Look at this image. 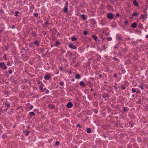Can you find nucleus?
Listing matches in <instances>:
<instances>
[{
    "label": "nucleus",
    "mask_w": 148,
    "mask_h": 148,
    "mask_svg": "<svg viewBox=\"0 0 148 148\" xmlns=\"http://www.w3.org/2000/svg\"><path fill=\"white\" fill-rule=\"evenodd\" d=\"M114 77H116L117 76V75L116 74H114Z\"/></svg>",
    "instance_id": "nucleus-35"
},
{
    "label": "nucleus",
    "mask_w": 148,
    "mask_h": 148,
    "mask_svg": "<svg viewBox=\"0 0 148 148\" xmlns=\"http://www.w3.org/2000/svg\"><path fill=\"white\" fill-rule=\"evenodd\" d=\"M112 40V38L111 37H108L107 38V40L108 41H110Z\"/></svg>",
    "instance_id": "nucleus-22"
},
{
    "label": "nucleus",
    "mask_w": 148,
    "mask_h": 148,
    "mask_svg": "<svg viewBox=\"0 0 148 148\" xmlns=\"http://www.w3.org/2000/svg\"><path fill=\"white\" fill-rule=\"evenodd\" d=\"M34 43L37 46H38L39 44V42L37 41H35L34 42Z\"/></svg>",
    "instance_id": "nucleus-21"
},
{
    "label": "nucleus",
    "mask_w": 148,
    "mask_h": 148,
    "mask_svg": "<svg viewBox=\"0 0 148 148\" xmlns=\"http://www.w3.org/2000/svg\"><path fill=\"white\" fill-rule=\"evenodd\" d=\"M10 64V63L9 62L7 64V65L8 66H9Z\"/></svg>",
    "instance_id": "nucleus-38"
},
{
    "label": "nucleus",
    "mask_w": 148,
    "mask_h": 148,
    "mask_svg": "<svg viewBox=\"0 0 148 148\" xmlns=\"http://www.w3.org/2000/svg\"><path fill=\"white\" fill-rule=\"evenodd\" d=\"M146 38H147V37H148V35H147L146 36Z\"/></svg>",
    "instance_id": "nucleus-46"
},
{
    "label": "nucleus",
    "mask_w": 148,
    "mask_h": 148,
    "mask_svg": "<svg viewBox=\"0 0 148 148\" xmlns=\"http://www.w3.org/2000/svg\"><path fill=\"white\" fill-rule=\"evenodd\" d=\"M71 80L72 81H74V79H72Z\"/></svg>",
    "instance_id": "nucleus-45"
},
{
    "label": "nucleus",
    "mask_w": 148,
    "mask_h": 148,
    "mask_svg": "<svg viewBox=\"0 0 148 148\" xmlns=\"http://www.w3.org/2000/svg\"><path fill=\"white\" fill-rule=\"evenodd\" d=\"M84 35H86L87 34H88V33L87 32H86V31H84Z\"/></svg>",
    "instance_id": "nucleus-28"
},
{
    "label": "nucleus",
    "mask_w": 148,
    "mask_h": 148,
    "mask_svg": "<svg viewBox=\"0 0 148 148\" xmlns=\"http://www.w3.org/2000/svg\"><path fill=\"white\" fill-rule=\"evenodd\" d=\"M114 48H117V47L116 46H114Z\"/></svg>",
    "instance_id": "nucleus-49"
},
{
    "label": "nucleus",
    "mask_w": 148,
    "mask_h": 148,
    "mask_svg": "<svg viewBox=\"0 0 148 148\" xmlns=\"http://www.w3.org/2000/svg\"><path fill=\"white\" fill-rule=\"evenodd\" d=\"M121 88L123 90H124L125 89V87L124 86H123V87H122Z\"/></svg>",
    "instance_id": "nucleus-33"
},
{
    "label": "nucleus",
    "mask_w": 148,
    "mask_h": 148,
    "mask_svg": "<svg viewBox=\"0 0 148 148\" xmlns=\"http://www.w3.org/2000/svg\"><path fill=\"white\" fill-rule=\"evenodd\" d=\"M30 115L31 116H32V115L34 116L35 115L34 113V112H31L30 113Z\"/></svg>",
    "instance_id": "nucleus-24"
},
{
    "label": "nucleus",
    "mask_w": 148,
    "mask_h": 148,
    "mask_svg": "<svg viewBox=\"0 0 148 148\" xmlns=\"http://www.w3.org/2000/svg\"><path fill=\"white\" fill-rule=\"evenodd\" d=\"M114 15L112 13H109L107 14V18L109 19H112L114 17Z\"/></svg>",
    "instance_id": "nucleus-2"
},
{
    "label": "nucleus",
    "mask_w": 148,
    "mask_h": 148,
    "mask_svg": "<svg viewBox=\"0 0 148 148\" xmlns=\"http://www.w3.org/2000/svg\"><path fill=\"white\" fill-rule=\"evenodd\" d=\"M0 67L3 70L6 69L7 67L3 63H0Z\"/></svg>",
    "instance_id": "nucleus-1"
},
{
    "label": "nucleus",
    "mask_w": 148,
    "mask_h": 148,
    "mask_svg": "<svg viewBox=\"0 0 148 148\" xmlns=\"http://www.w3.org/2000/svg\"><path fill=\"white\" fill-rule=\"evenodd\" d=\"M136 23H134L132 24L131 27L133 28H135L136 27Z\"/></svg>",
    "instance_id": "nucleus-8"
},
{
    "label": "nucleus",
    "mask_w": 148,
    "mask_h": 148,
    "mask_svg": "<svg viewBox=\"0 0 148 148\" xmlns=\"http://www.w3.org/2000/svg\"><path fill=\"white\" fill-rule=\"evenodd\" d=\"M72 106L73 104L70 102H69L66 105L67 107L69 108L72 107Z\"/></svg>",
    "instance_id": "nucleus-4"
},
{
    "label": "nucleus",
    "mask_w": 148,
    "mask_h": 148,
    "mask_svg": "<svg viewBox=\"0 0 148 148\" xmlns=\"http://www.w3.org/2000/svg\"><path fill=\"white\" fill-rule=\"evenodd\" d=\"M16 14H15V16H18L17 14H18V11H17V12H16Z\"/></svg>",
    "instance_id": "nucleus-29"
},
{
    "label": "nucleus",
    "mask_w": 148,
    "mask_h": 148,
    "mask_svg": "<svg viewBox=\"0 0 148 148\" xmlns=\"http://www.w3.org/2000/svg\"><path fill=\"white\" fill-rule=\"evenodd\" d=\"M125 23H128V21H125Z\"/></svg>",
    "instance_id": "nucleus-42"
},
{
    "label": "nucleus",
    "mask_w": 148,
    "mask_h": 148,
    "mask_svg": "<svg viewBox=\"0 0 148 148\" xmlns=\"http://www.w3.org/2000/svg\"><path fill=\"white\" fill-rule=\"evenodd\" d=\"M119 14H117L115 16L116 17H118L119 16Z\"/></svg>",
    "instance_id": "nucleus-31"
},
{
    "label": "nucleus",
    "mask_w": 148,
    "mask_h": 148,
    "mask_svg": "<svg viewBox=\"0 0 148 148\" xmlns=\"http://www.w3.org/2000/svg\"><path fill=\"white\" fill-rule=\"evenodd\" d=\"M43 86V85L42 84L40 85L39 88L41 91H42Z\"/></svg>",
    "instance_id": "nucleus-12"
},
{
    "label": "nucleus",
    "mask_w": 148,
    "mask_h": 148,
    "mask_svg": "<svg viewBox=\"0 0 148 148\" xmlns=\"http://www.w3.org/2000/svg\"><path fill=\"white\" fill-rule=\"evenodd\" d=\"M33 36H35V33H34V32H33Z\"/></svg>",
    "instance_id": "nucleus-44"
},
{
    "label": "nucleus",
    "mask_w": 148,
    "mask_h": 148,
    "mask_svg": "<svg viewBox=\"0 0 148 148\" xmlns=\"http://www.w3.org/2000/svg\"><path fill=\"white\" fill-rule=\"evenodd\" d=\"M140 87H141V89H143V88L142 86H141Z\"/></svg>",
    "instance_id": "nucleus-40"
},
{
    "label": "nucleus",
    "mask_w": 148,
    "mask_h": 148,
    "mask_svg": "<svg viewBox=\"0 0 148 148\" xmlns=\"http://www.w3.org/2000/svg\"><path fill=\"white\" fill-rule=\"evenodd\" d=\"M138 14L137 13L135 12H134L133 13V14H132V16H136Z\"/></svg>",
    "instance_id": "nucleus-17"
},
{
    "label": "nucleus",
    "mask_w": 148,
    "mask_h": 148,
    "mask_svg": "<svg viewBox=\"0 0 148 148\" xmlns=\"http://www.w3.org/2000/svg\"><path fill=\"white\" fill-rule=\"evenodd\" d=\"M60 69H62V67H60Z\"/></svg>",
    "instance_id": "nucleus-51"
},
{
    "label": "nucleus",
    "mask_w": 148,
    "mask_h": 148,
    "mask_svg": "<svg viewBox=\"0 0 148 148\" xmlns=\"http://www.w3.org/2000/svg\"><path fill=\"white\" fill-rule=\"evenodd\" d=\"M33 108V106H30V109H32Z\"/></svg>",
    "instance_id": "nucleus-37"
},
{
    "label": "nucleus",
    "mask_w": 148,
    "mask_h": 148,
    "mask_svg": "<svg viewBox=\"0 0 148 148\" xmlns=\"http://www.w3.org/2000/svg\"><path fill=\"white\" fill-rule=\"evenodd\" d=\"M60 142H59L57 141L56 143V144L57 146H58L59 145Z\"/></svg>",
    "instance_id": "nucleus-25"
},
{
    "label": "nucleus",
    "mask_w": 148,
    "mask_h": 148,
    "mask_svg": "<svg viewBox=\"0 0 148 148\" xmlns=\"http://www.w3.org/2000/svg\"><path fill=\"white\" fill-rule=\"evenodd\" d=\"M49 107L50 108H51V109L53 108H54V106H53V105H49Z\"/></svg>",
    "instance_id": "nucleus-23"
},
{
    "label": "nucleus",
    "mask_w": 148,
    "mask_h": 148,
    "mask_svg": "<svg viewBox=\"0 0 148 148\" xmlns=\"http://www.w3.org/2000/svg\"><path fill=\"white\" fill-rule=\"evenodd\" d=\"M29 1H30V0H29Z\"/></svg>",
    "instance_id": "nucleus-56"
},
{
    "label": "nucleus",
    "mask_w": 148,
    "mask_h": 148,
    "mask_svg": "<svg viewBox=\"0 0 148 148\" xmlns=\"http://www.w3.org/2000/svg\"><path fill=\"white\" fill-rule=\"evenodd\" d=\"M102 76V75H99V77H101Z\"/></svg>",
    "instance_id": "nucleus-39"
},
{
    "label": "nucleus",
    "mask_w": 148,
    "mask_h": 148,
    "mask_svg": "<svg viewBox=\"0 0 148 148\" xmlns=\"http://www.w3.org/2000/svg\"><path fill=\"white\" fill-rule=\"evenodd\" d=\"M66 5H67V7H68V3L67 2H66Z\"/></svg>",
    "instance_id": "nucleus-36"
},
{
    "label": "nucleus",
    "mask_w": 148,
    "mask_h": 148,
    "mask_svg": "<svg viewBox=\"0 0 148 148\" xmlns=\"http://www.w3.org/2000/svg\"><path fill=\"white\" fill-rule=\"evenodd\" d=\"M81 17L82 19L83 20H85L86 19V18L84 15H82Z\"/></svg>",
    "instance_id": "nucleus-16"
},
{
    "label": "nucleus",
    "mask_w": 148,
    "mask_h": 148,
    "mask_svg": "<svg viewBox=\"0 0 148 148\" xmlns=\"http://www.w3.org/2000/svg\"><path fill=\"white\" fill-rule=\"evenodd\" d=\"M68 7L67 5H66L64 8V9L63 10V11L64 12L67 13V12Z\"/></svg>",
    "instance_id": "nucleus-6"
},
{
    "label": "nucleus",
    "mask_w": 148,
    "mask_h": 148,
    "mask_svg": "<svg viewBox=\"0 0 148 148\" xmlns=\"http://www.w3.org/2000/svg\"><path fill=\"white\" fill-rule=\"evenodd\" d=\"M147 18V14H145V15H142L141 16V18L143 19H145Z\"/></svg>",
    "instance_id": "nucleus-7"
},
{
    "label": "nucleus",
    "mask_w": 148,
    "mask_h": 148,
    "mask_svg": "<svg viewBox=\"0 0 148 148\" xmlns=\"http://www.w3.org/2000/svg\"><path fill=\"white\" fill-rule=\"evenodd\" d=\"M80 84L81 86H85V84L84 82H83L81 81L80 82Z\"/></svg>",
    "instance_id": "nucleus-13"
},
{
    "label": "nucleus",
    "mask_w": 148,
    "mask_h": 148,
    "mask_svg": "<svg viewBox=\"0 0 148 148\" xmlns=\"http://www.w3.org/2000/svg\"><path fill=\"white\" fill-rule=\"evenodd\" d=\"M133 3L134 5L135 6H137L138 5V3L136 0H134L133 1Z\"/></svg>",
    "instance_id": "nucleus-10"
},
{
    "label": "nucleus",
    "mask_w": 148,
    "mask_h": 148,
    "mask_svg": "<svg viewBox=\"0 0 148 148\" xmlns=\"http://www.w3.org/2000/svg\"><path fill=\"white\" fill-rule=\"evenodd\" d=\"M90 132H91V130H90V128H88L87 129V132L88 133H90Z\"/></svg>",
    "instance_id": "nucleus-18"
},
{
    "label": "nucleus",
    "mask_w": 148,
    "mask_h": 148,
    "mask_svg": "<svg viewBox=\"0 0 148 148\" xmlns=\"http://www.w3.org/2000/svg\"><path fill=\"white\" fill-rule=\"evenodd\" d=\"M24 132L25 133V135L26 136H28L29 133V132L28 130H27L26 131H24Z\"/></svg>",
    "instance_id": "nucleus-11"
},
{
    "label": "nucleus",
    "mask_w": 148,
    "mask_h": 148,
    "mask_svg": "<svg viewBox=\"0 0 148 148\" xmlns=\"http://www.w3.org/2000/svg\"><path fill=\"white\" fill-rule=\"evenodd\" d=\"M114 60H117V59L116 58H114Z\"/></svg>",
    "instance_id": "nucleus-41"
},
{
    "label": "nucleus",
    "mask_w": 148,
    "mask_h": 148,
    "mask_svg": "<svg viewBox=\"0 0 148 148\" xmlns=\"http://www.w3.org/2000/svg\"><path fill=\"white\" fill-rule=\"evenodd\" d=\"M132 92L134 93L136 92V90L134 88H132Z\"/></svg>",
    "instance_id": "nucleus-19"
},
{
    "label": "nucleus",
    "mask_w": 148,
    "mask_h": 148,
    "mask_svg": "<svg viewBox=\"0 0 148 148\" xmlns=\"http://www.w3.org/2000/svg\"><path fill=\"white\" fill-rule=\"evenodd\" d=\"M119 54L121 56L122 55V53H119Z\"/></svg>",
    "instance_id": "nucleus-43"
},
{
    "label": "nucleus",
    "mask_w": 148,
    "mask_h": 148,
    "mask_svg": "<svg viewBox=\"0 0 148 148\" xmlns=\"http://www.w3.org/2000/svg\"><path fill=\"white\" fill-rule=\"evenodd\" d=\"M118 38L119 39V40H121V38L120 37H119Z\"/></svg>",
    "instance_id": "nucleus-48"
},
{
    "label": "nucleus",
    "mask_w": 148,
    "mask_h": 148,
    "mask_svg": "<svg viewBox=\"0 0 148 148\" xmlns=\"http://www.w3.org/2000/svg\"><path fill=\"white\" fill-rule=\"evenodd\" d=\"M75 77L77 79L80 78V76L78 74H76L75 75Z\"/></svg>",
    "instance_id": "nucleus-9"
},
{
    "label": "nucleus",
    "mask_w": 148,
    "mask_h": 148,
    "mask_svg": "<svg viewBox=\"0 0 148 148\" xmlns=\"http://www.w3.org/2000/svg\"><path fill=\"white\" fill-rule=\"evenodd\" d=\"M92 37L95 40H96L97 39V37L95 35H93L92 36Z\"/></svg>",
    "instance_id": "nucleus-15"
},
{
    "label": "nucleus",
    "mask_w": 148,
    "mask_h": 148,
    "mask_svg": "<svg viewBox=\"0 0 148 148\" xmlns=\"http://www.w3.org/2000/svg\"><path fill=\"white\" fill-rule=\"evenodd\" d=\"M60 42H57L55 44V45L57 46L59 45Z\"/></svg>",
    "instance_id": "nucleus-20"
},
{
    "label": "nucleus",
    "mask_w": 148,
    "mask_h": 148,
    "mask_svg": "<svg viewBox=\"0 0 148 148\" xmlns=\"http://www.w3.org/2000/svg\"><path fill=\"white\" fill-rule=\"evenodd\" d=\"M126 111V108H124L123 109V111Z\"/></svg>",
    "instance_id": "nucleus-30"
},
{
    "label": "nucleus",
    "mask_w": 148,
    "mask_h": 148,
    "mask_svg": "<svg viewBox=\"0 0 148 148\" xmlns=\"http://www.w3.org/2000/svg\"><path fill=\"white\" fill-rule=\"evenodd\" d=\"M45 25H46L49 24L47 22H45Z\"/></svg>",
    "instance_id": "nucleus-34"
},
{
    "label": "nucleus",
    "mask_w": 148,
    "mask_h": 148,
    "mask_svg": "<svg viewBox=\"0 0 148 148\" xmlns=\"http://www.w3.org/2000/svg\"><path fill=\"white\" fill-rule=\"evenodd\" d=\"M9 73H10V74H11L12 73V71L11 70H10L9 71Z\"/></svg>",
    "instance_id": "nucleus-32"
},
{
    "label": "nucleus",
    "mask_w": 148,
    "mask_h": 148,
    "mask_svg": "<svg viewBox=\"0 0 148 148\" xmlns=\"http://www.w3.org/2000/svg\"><path fill=\"white\" fill-rule=\"evenodd\" d=\"M51 46L52 47L53 46V45H51Z\"/></svg>",
    "instance_id": "nucleus-53"
},
{
    "label": "nucleus",
    "mask_w": 148,
    "mask_h": 148,
    "mask_svg": "<svg viewBox=\"0 0 148 148\" xmlns=\"http://www.w3.org/2000/svg\"><path fill=\"white\" fill-rule=\"evenodd\" d=\"M69 47L73 49H77L75 45H74L73 44H70L69 45Z\"/></svg>",
    "instance_id": "nucleus-3"
},
{
    "label": "nucleus",
    "mask_w": 148,
    "mask_h": 148,
    "mask_svg": "<svg viewBox=\"0 0 148 148\" xmlns=\"http://www.w3.org/2000/svg\"><path fill=\"white\" fill-rule=\"evenodd\" d=\"M7 106L8 107V108L9 107V105L7 104Z\"/></svg>",
    "instance_id": "nucleus-47"
},
{
    "label": "nucleus",
    "mask_w": 148,
    "mask_h": 148,
    "mask_svg": "<svg viewBox=\"0 0 148 148\" xmlns=\"http://www.w3.org/2000/svg\"><path fill=\"white\" fill-rule=\"evenodd\" d=\"M77 125L78 126H79V125Z\"/></svg>",
    "instance_id": "nucleus-52"
},
{
    "label": "nucleus",
    "mask_w": 148,
    "mask_h": 148,
    "mask_svg": "<svg viewBox=\"0 0 148 148\" xmlns=\"http://www.w3.org/2000/svg\"><path fill=\"white\" fill-rule=\"evenodd\" d=\"M2 137H3V136H2Z\"/></svg>",
    "instance_id": "nucleus-54"
},
{
    "label": "nucleus",
    "mask_w": 148,
    "mask_h": 148,
    "mask_svg": "<svg viewBox=\"0 0 148 148\" xmlns=\"http://www.w3.org/2000/svg\"><path fill=\"white\" fill-rule=\"evenodd\" d=\"M2 1H3V0H2Z\"/></svg>",
    "instance_id": "nucleus-55"
},
{
    "label": "nucleus",
    "mask_w": 148,
    "mask_h": 148,
    "mask_svg": "<svg viewBox=\"0 0 148 148\" xmlns=\"http://www.w3.org/2000/svg\"><path fill=\"white\" fill-rule=\"evenodd\" d=\"M60 86H62L63 85V83L62 82H60L59 83Z\"/></svg>",
    "instance_id": "nucleus-26"
},
{
    "label": "nucleus",
    "mask_w": 148,
    "mask_h": 148,
    "mask_svg": "<svg viewBox=\"0 0 148 148\" xmlns=\"http://www.w3.org/2000/svg\"><path fill=\"white\" fill-rule=\"evenodd\" d=\"M34 15L35 17H37L38 16V13L34 14Z\"/></svg>",
    "instance_id": "nucleus-27"
},
{
    "label": "nucleus",
    "mask_w": 148,
    "mask_h": 148,
    "mask_svg": "<svg viewBox=\"0 0 148 148\" xmlns=\"http://www.w3.org/2000/svg\"><path fill=\"white\" fill-rule=\"evenodd\" d=\"M77 40V38L75 37H73L71 38V40L73 41H74Z\"/></svg>",
    "instance_id": "nucleus-14"
},
{
    "label": "nucleus",
    "mask_w": 148,
    "mask_h": 148,
    "mask_svg": "<svg viewBox=\"0 0 148 148\" xmlns=\"http://www.w3.org/2000/svg\"><path fill=\"white\" fill-rule=\"evenodd\" d=\"M51 75H46L45 76V79L48 80L51 77Z\"/></svg>",
    "instance_id": "nucleus-5"
},
{
    "label": "nucleus",
    "mask_w": 148,
    "mask_h": 148,
    "mask_svg": "<svg viewBox=\"0 0 148 148\" xmlns=\"http://www.w3.org/2000/svg\"><path fill=\"white\" fill-rule=\"evenodd\" d=\"M29 126H28V127H27V128H29Z\"/></svg>",
    "instance_id": "nucleus-50"
}]
</instances>
